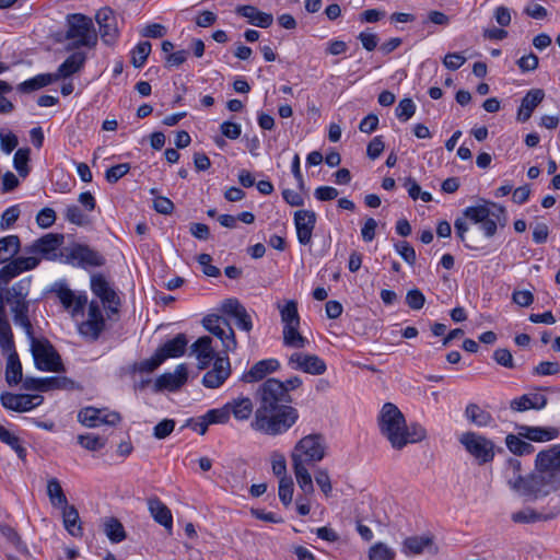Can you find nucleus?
<instances>
[{
    "mask_svg": "<svg viewBox=\"0 0 560 560\" xmlns=\"http://www.w3.org/2000/svg\"><path fill=\"white\" fill-rule=\"evenodd\" d=\"M43 382L44 392H49L54 389L75 390L81 388V386L78 383H75L73 380L67 376L44 377Z\"/></svg>",
    "mask_w": 560,
    "mask_h": 560,
    "instance_id": "39",
    "label": "nucleus"
},
{
    "mask_svg": "<svg viewBox=\"0 0 560 560\" xmlns=\"http://www.w3.org/2000/svg\"><path fill=\"white\" fill-rule=\"evenodd\" d=\"M188 340L184 334H178L173 339L161 346L156 352L165 361L168 358H177L184 354Z\"/></svg>",
    "mask_w": 560,
    "mask_h": 560,
    "instance_id": "29",
    "label": "nucleus"
},
{
    "mask_svg": "<svg viewBox=\"0 0 560 560\" xmlns=\"http://www.w3.org/2000/svg\"><path fill=\"white\" fill-rule=\"evenodd\" d=\"M56 221V212L51 208L42 209L36 215V223L43 229L50 228Z\"/></svg>",
    "mask_w": 560,
    "mask_h": 560,
    "instance_id": "63",
    "label": "nucleus"
},
{
    "mask_svg": "<svg viewBox=\"0 0 560 560\" xmlns=\"http://www.w3.org/2000/svg\"><path fill=\"white\" fill-rule=\"evenodd\" d=\"M0 338L4 343H10V337L13 336L11 325L7 317L5 305L9 306L10 313L15 325L21 326L27 337H32L33 325L30 319V293L31 278H24L8 288L0 281Z\"/></svg>",
    "mask_w": 560,
    "mask_h": 560,
    "instance_id": "2",
    "label": "nucleus"
},
{
    "mask_svg": "<svg viewBox=\"0 0 560 560\" xmlns=\"http://www.w3.org/2000/svg\"><path fill=\"white\" fill-rule=\"evenodd\" d=\"M427 438L425 429L419 423H411L410 425L405 424L402 431L404 447L409 443L421 442Z\"/></svg>",
    "mask_w": 560,
    "mask_h": 560,
    "instance_id": "44",
    "label": "nucleus"
},
{
    "mask_svg": "<svg viewBox=\"0 0 560 560\" xmlns=\"http://www.w3.org/2000/svg\"><path fill=\"white\" fill-rule=\"evenodd\" d=\"M465 416L469 422L477 427H488L493 421L490 412L483 410L479 405L474 402L466 406Z\"/></svg>",
    "mask_w": 560,
    "mask_h": 560,
    "instance_id": "35",
    "label": "nucleus"
},
{
    "mask_svg": "<svg viewBox=\"0 0 560 560\" xmlns=\"http://www.w3.org/2000/svg\"><path fill=\"white\" fill-rule=\"evenodd\" d=\"M78 443L88 451H98L106 444V439L92 433L78 435Z\"/></svg>",
    "mask_w": 560,
    "mask_h": 560,
    "instance_id": "46",
    "label": "nucleus"
},
{
    "mask_svg": "<svg viewBox=\"0 0 560 560\" xmlns=\"http://www.w3.org/2000/svg\"><path fill=\"white\" fill-rule=\"evenodd\" d=\"M535 463L537 469L555 474L556 477L560 470V445L539 452Z\"/></svg>",
    "mask_w": 560,
    "mask_h": 560,
    "instance_id": "22",
    "label": "nucleus"
},
{
    "mask_svg": "<svg viewBox=\"0 0 560 560\" xmlns=\"http://www.w3.org/2000/svg\"><path fill=\"white\" fill-rule=\"evenodd\" d=\"M0 348L7 358L5 380L9 385H16L22 381V364L15 350L13 336L10 337V343H4L0 338Z\"/></svg>",
    "mask_w": 560,
    "mask_h": 560,
    "instance_id": "14",
    "label": "nucleus"
},
{
    "mask_svg": "<svg viewBox=\"0 0 560 560\" xmlns=\"http://www.w3.org/2000/svg\"><path fill=\"white\" fill-rule=\"evenodd\" d=\"M294 224L300 244H310L316 224V213L312 210H298L294 212Z\"/></svg>",
    "mask_w": 560,
    "mask_h": 560,
    "instance_id": "18",
    "label": "nucleus"
},
{
    "mask_svg": "<svg viewBox=\"0 0 560 560\" xmlns=\"http://www.w3.org/2000/svg\"><path fill=\"white\" fill-rule=\"evenodd\" d=\"M191 350L197 355L198 368L205 370L212 360H215V352L212 348V339L209 336L198 338L192 345Z\"/></svg>",
    "mask_w": 560,
    "mask_h": 560,
    "instance_id": "23",
    "label": "nucleus"
},
{
    "mask_svg": "<svg viewBox=\"0 0 560 560\" xmlns=\"http://www.w3.org/2000/svg\"><path fill=\"white\" fill-rule=\"evenodd\" d=\"M85 54L81 51L73 52L70 55L58 68L55 74L56 79L68 78L73 73L78 72L85 62Z\"/></svg>",
    "mask_w": 560,
    "mask_h": 560,
    "instance_id": "34",
    "label": "nucleus"
},
{
    "mask_svg": "<svg viewBox=\"0 0 560 560\" xmlns=\"http://www.w3.org/2000/svg\"><path fill=\"white\" fill-rule=\"evenodd\" d=\"M279 368L280 363L276 359L258 361L246 374L243 375V381L248 383L260 381L266 375L276 372Z\"/></svg>",
    "mask_w": 560,
    "mask_h": 560,
    "instance_id": "27",
    "label": "nucleus"
},
{
    "mask_svg": "<svg viewBox=\"0 0 560 560\" xmlns=\"http://www.w3.org/2000/svg\"><path fill=\"white\" fill-rule=\"evenodd\" d=\"M416 112V105L411 98H404L396 107V116L401 121L410 119Z\"/></svg>",
    "mask_w": 560,
    "mask_h": 560,
    "instance_id": "55",
    "label": "nucleus"
},
{
    "mask_svg": "<svg viewBox=\"0 0 560 560\" xmlns=\"http://www.w3.org/2000/svg\"><path fill=\"white\" fill-rule=\"evenodd\" d=\"M47 494L54 504L63 506L68 504L67 497L63 493L60 482L56 478H52L48 481Z\"/></svg>",
    "mask_w": 560,
    "mask_h": 560,
    "instance_id": "48",
    "label": "nucleus"
},
{
    "mask_svg": "<svg viewBox=\"0 0 560 560\" xmlns=\"http://www.w3.org/2000/svg\"><path fill=\"white\" fill-rule=\"evenodd\" d=\"M464 215L471 222L480 224V229L487 237H492L497 233L498 224L504 225L506 221L505 209L494 202L468 207L465 209Z\"/></svg>",
    "mask_w": 560,
    "mask_h": 560,
    "instance_id": "4",
    "label": "nucleus"
},
{
    "mask_svg": "<svg viewBox=\"0 0 560 560\" xmlns=\"http://www.w3.org/2000/svg\"><path fill=\"white\" fill-rule=\"evenodd\" d=\"M394 557L395 552L382 542L372 546L369 553L370 560H392Z\"/></svg>",
    "mask_w": 560,
    "mask_h": 560,
    "instance_id": "54",
    "label": "nucleus"
},
{
    "mask_svg": "<svg viewBox=\"0 0 560 560\" xmlns=\"http://www.w3.org/2000/svg\"><path fill=\"white\" fill-rule=\"evenodd\" d=\"M545 92L541 89H533L523 97L521 106L517 110V120L521 122L527 121L534 109L542 102Z\"/></svg>",
    "mask_w": 560,
    "mask_h": 560,
    "instance_id": "24",
    "label": "nucleus"
},
{
    "mask_svg": "<svg viewBox=\"0 0 560 560\" xmlns=\"http://www.w3.org/2000/svg\"><path fill=\"white\" fill-rule=\"evenodd\" d=\"M21 249V241L18 235H8L0 238V265H8L14 260Z\"/></svg>",
    "mask_w": 560,
    "mask_h": 560,
    "instance_id": "33",
    "label": "nucleus"
},
{
    "mask_svg": "<svg viewBox=\"0 0 560 560\" xmlns=\"http://www.w3.org/2000/svg\"><path fill=\"white\" fill-rule=\"evenodd\" d=\"M231 374V365L229 358L217 357L214 360L213 368L208 371L202 377V384L207 388H218Z\"/></svg>",
    "mask_w": 560,
    "mask_h": 560,
    "instance_id": "17",
    "label": "nucleus"
},
{
    "mask_svg": "<svg viewBox=\"0 0 560 560\" xmlns=\"http://www.w3.org/2000/svg\"><path fill=\"white\" fill-rule=\"evenodd\" d=\"M548 518L549 517L544 516L540 513H537L535 510H533L530 508L523 509V510L517 511L512 514V521L514 523H523V524L546 521Z\"/></svg>",
    "mask_w": 560,
    "mask_h": 560,
    "instance_id": "47",
    "label": "nucleus"
},
{
    "mask_svg": "<svg viewBox=\"0 0 560 560\" xmlns=\"http://www.w3.org/2000/svg\"><path fill=\"white\" fill-rule=\"evenodd\" d=\"M493 360L506 369H514L513 355L509 349L499 348L493 352Z\"/></svg>",
    "mask_w": 560,
    "mask_h": 560,
    "instance_id": "61",
    "label": "nucleus"
},
{
    "mask_svg": "<svg viewBox=\"0 0 560 560\" xmlns=\"http://www.w3.org/2000/svg\"><path fill=\"white\" fill-rule=\"evenodd\" d=\"M151 43L150 42H140L132 50H131V63L135 68H141L144 66L150 52H151Z\"/></svg>",
    "mask_w": 560,
    "mask_h": 560,
    "instance_id": "45",
    "label": "nucleus"
},
{
    "mask_svg": "<svg viewBox=\"0 0 560 560\" xmlns=\"http://www.w3.org/2000/svg\"><path fill=\"white\" fill-rule=\"evenodd\" d=\"M406 303L411 310H421L425 303V298L420 290L412 289L407 292Z\"/></svg>",
    "mask_w": 560,
    "mask_h": 560,
    "instance_id": "62",
    "label": "nucleus"
},
{
    "mask_svg": "<svg viewBox=\"0 0 560 560\" xmlns=\"http://www.w3.org/2000/svg\"><path fill=\"white\" fill-rule=\"evenodd\" d=\"M65 218L70 223L80 226L89 223L88 217L75 205H70L66 208Z\"/></svg>",
    "mask_w": 560,
    "mask_h": 560,
    "instance_id": "53",
    "label": "nucleus"
},
{
    "mask_svg": "<svg viewBox=\"0 0 560 560\" xmlns=\"http://www.w3.org/2000/svg\"><path fill=\"white\" fill-rule=\"evenodd\" d=\"M202 323L210 334L214 335L222 341L225 354L229 351H234L236 349L237 342L234 330L225 317L211 314L206 316Z\"/></svg>",
    "mask_w": 560,
    "mask_h": 560,
    "instance_id": "11",
    "label": "nucleus"
},
{
    "mask_svg": "<svg viewBox=\"0 0 560 560\" xmlns=\"http://www.w3.org/2000/svg\"><path fill=\"white\" fill-rule=\"evenodd\" d=\"M405 424V416L398 407L392 402H386L378 416V427L381 433L395 450L404 448L402 431Z\"/></svg>",
    "mask_w": 560,
    "mask_h": 560,
    "instance_id": "5",
    "label": "nucleus"
},
{
    "mask_svg": "<svg viewBox=\"0 0 560 560\" xmlns=\"http://www.w3.org/2000/svg\"><path fill=\"white\" fill-rule=\"evenodd\" d=\"M555 482V474L537 468L535 472L526 477H517L516 480L512 479L514 491L522 495L534 498L550 493V491L556 489Z\"/></svg>",
    "mask_w": 560,
    "mask_h": 560,
    "instance_id": "6",
    "label": "nucleus"
},
{
    "mask_svg": "<svg viewBox=\"0 0 560 560\" xmlns=\"http://www.w3.org/2000/svg\"><path fill=\"white\" fill-rule=\"evenodd\" d=\"M187 377L188 372L186 365L179 364L173 373H164L156 378L154 383V390H177L187 382Z\"/></svg>",
    "mask_w": 560,
    "mask_h": 560,
    "instance_id": "19",
    "label": "nucleus"
},
{
    "mask_svg": "<svg viewBox=\"0 0 560 560\" xmlns=\"http://www.w3.org/2000/svg\"><path fill=\"white\" fill-rule=\"evenodd\" d=\"M288 364L292 370L302 371L312 375H322L326 372L327 365L316 354L294 352L289 357Z\"/></svg>",
    "mask_w": 560,
    "mask_h": 560,
    "instance_id": "12",
    "label": "nucleus"
},
{
    "mask_svg": "<svg viewBox=\"0 0 560 560\" xmlns=\"http://www.w3.org/2000/svg\"><path fill=\"white\" fill-rule=\"evenodd\" d=\"M69 256L71 259L78 260V264L82 267H101L105 264V258L88 245L78 244L73 246Z\"/></svg>",
    "mask_w": 560,
    "mask_h": 560,
    "instance_id": "20",
    "label": "nucleus"
},
{
    "mask_svg": "<svg viewBox=\"0 0 560 560\" xmlns=\"http://www.w3.org/2000/svg\"><path fill=\"white\" fill-rule=\"evenodd\" d=\"M57 295L66 308H72V314L82 313L88 302L85 295H74V293L66 285H60L57 290Z\"/></svg>",
    "mask_w": 560,
    "mask_h": 560,
    "instance_id": "28",
    "label": "nucleus"
},
{
    "mask_svg": "<svg viewBox=\"0 0 560 560\" xmlns=\"http://www.w3.org/2000/svg\"><path fill=\"white\" fill-rule=\"evenodd\" d=\"M294 485L291 477L284 476L279 480V499L285 505L292 502Z\"/></svg>",
    "mask_w": 560,
    "mask_h": 560,
    "instance_id": "51",
    "label": "nucleus"
},
{
    "mask_svg": "<svg viewBox=\"0 0 560 560\" xmlns=\"http://www.w3.org/2000/svg\"><path fill=\"white\" fill-rule=\"evenodd\" d=\"M395 248L397 253L401 256V258L409 264L410 266H413L416 262V252L413 247L408 242H398L395 244Z\"/></svg>",
    "mask_w": 560,
    "mask_h": 560,
    "instance_id": "60",
    "label": "nucleus"
},
{
    "mask_svg": "<svg viewBox=\"0 0 560 560\" xmlns=\"http://www.w3.org/2000/svg\"><path fill=\"white\" fill-rule=\"evenodd\" d=\"M130 171V165L128 163H121L109 167L106 171L105 177L108 183H117L122 176H125Z\"/></svg>",
    "mask_w": 560,
    "mask_h": 560,
    "instance_id": "59",
    "label": "nucleus"
},
{
    "mask_svg": "<svg viewBox=\"0 0 560 560\" xmlns=\"http://www.w3.org/2000/svg\"><path fill=\"white\" fill-rule=\"evenodd\" d=\"M105 328V319L88 318L79 326V331L83 337L95 341Z\"/></svg>",
    "mask_w": 560,
    "mask_h": 560,
    "instance_id": "41",
    "label": "nucleus"
},
{
    "mask_svg": "<svg viewBox=\"0 0 560 560\" xmlns=\"http://www.w3.org/2000/svg\"><path fill=\"white\" fill-rule=\"evenodd\" d=\"M91 290L110 313H118L120 300L103 275L96 273L91 277Z\"/></svg>",
    "mask_w": 560,
    "mask_h": 560,
    "instance_id": "13",
    "label": "nucleus"
},
{
    "mask_svg": "<svg viewBox=\"0 0 560 560\" xmlns=\"http://www.w3.org/2000/svg\"><path fill=\"white\" fill-rule=\"evenodd\" d=\"M28 338L31 340V351L35 365L38 370L48 372H60L65 370L60 355L49 340L45 338L37 339L34 337V332L32 337Z\"/></svg>",
    "mask_w": 560,
    "mask_h": 560,
    "instance_id": "8",
    "label": "nucleus"
},
{
    "mask_svg": "<svg viewBox=\"0 0 560 560\" xmlns=\"http://www.w3.org/2000/svg\"><path fill=\"white\" fill-rule=\"evenodd\" d=\"M103 530L112 542L117 544L126 538L122 524L115 517H105L103 520Z\"/></svg>",
    "mask_w": 560,
    "mask_h": 560,
    "instance_id": "38",
    "label": "nucleus"
},
{
    "mask_svg": "<svg viewBox=\"0 0 560 560\" xmlns=\"http://www.w3.org/2000/svg\"><path fill=\"white\" fill-rule=\"evenodd\" d=\"M235 12L247 19L248 23L257 27L266 28L269 27L273 22V16L270 13L259 11L254 5H238Z\"/></svg>",
    "mask_w": 560,
    "mask_h": 560,
    "instance_id": "25",
    "label": "nucleus"
},
{
    "mask_svg": "<svg viewBox=\"0 0 560 560\" xmlns=\"http://www.w3.org/2000/svg\"><path fill=\"white\" fill-rule=\"evenodd\" d=\"M425 549L436 553L439 548L434 545L433 535L411 536L404 540L402 551L407 555H420Z\"/></svg>",
    "mask_w": 560,
    "mask_h": 560,
    "instance_id": "21",
    "label": "nucleus"
},
{
    "mask_svg": "<svg viewBox=\"0 0 560 560\" xmlns=\"http://www.w3.org/2000/svg\"><path fill=\"white\" fill-rule=\"evenodd\" d=\"M0 441L11 446L20 458H24L26 450L21 445L20 439L0 424Z\"/></svg>",
    "mask_w": 560,
    "mask_h": 560,
    "instance_id": "49",
    "label": "nucleus"
},
{
    "mask_svg": "<svg viewBox=\"0 0 560 560\" xmlns=\"http://www.w3.org/2000/svg\"><path fill=\"white\" fill-rule=\"evenodd\" d=\"M30 152L28 148H21L14 154L13 164L21 176L28 174L27 162L30 160Z\"/></svg>",
    "mask_w": 560,
    "mask_h": 560,
    "instance_id": "52",
    "label": "nucleus"
},
{
    "mask_svg": "<svg viewBox=\"0 0 560 560\" xmlns=\"http://www.w3.org/2000/svg\"><path fill=\"white\" fill-rule=\"evenodd\" d=\"M518 434L534 442H546L556 439L559 435V430L556 428L523 425L520 428Z\"/></svg>",
    "mask_w": 560,
    "mask_h": 560,
    "instance_id": "32",
    "label": "nucleus"
},
{
    "mask_svg": "<svg viewBox=\"0 0 560 560\" xmlns=\"http://www.w3.org/2000/svg\"><path fill=\"white\" fill-rule=\"evenodd\" d=\"M205 416L210 424L226 423L230 419V412L226 404L222 408L210 409Z\"/></svg>",
    "mask_w": 560,
    "mask_h": 560,
    "instance_id": "57",
    "label": "nucleus"
},
{
    "mask_svg": "<svg viewBox=\"0 0 560 560\" xmlns=\"http://www.w3.org/2000/svg\"><path fill=\"white\" fill-rule=\"evenodd\" d=\"M315 481H316L317 486L320 488V490L323 491V493L325 494V497H327V498L330 497L331 491H332V486H331L330 477H329L327 469H324V468L317 469L316 474H315Z\"/></svg>",
    "mask_w": 560,
    "mask_h": 560,
    "instance_id": "58",
    "label": "nucleus"
},
{
    "mask_svg": "<svg viewBox=\"0 0 560 560\" xmlns=\"http://www.w3.org/2000/svg\"><path fill=\"white\" fill-rule=\"evenodd\" d=\"M102 412H103L102 409H97L94 407H85L79 411L78 420L83 425L89 427V428L98 427V422H97L98 413H102Z\"/></svg>",
    "mask_w": 560,
    "mask_h": 560,
    "instance_id": "50",
    "label": "nucleus"
},
{
    "mask_svg": "<svg viewBox=\"0 0 560 560\" xmlns=\"http://www.w3.org/2000/svg\"><path fill=\"white\" fill-rule=\"evenodd\" d=\"M325 440L320 434H310L301 439L291 454L298 455L303 465H313L325 457Z\"/></svg>",
    "mask_w": 560,
    "mask_h": 560,
    "instance_id": "10",
    "label": "nucleus"
},
{
    "mask_svg": "<svg viewBox=\"0 0 560 560\" xmlns=\"http://www.w3.org/2000/svg\"><path fill=\"white\" fill-rule=\"evenodd\" d=\"M148 508L154 521L171 532L173 526L171 510L156 497L148 500Z\"/></svg>",
    "mask_w": 560,
    "mask_h": 560,
    "instance_id": "26",
    "label": "nucleus"
},
{
    "mask_svg": "<svg viewBox=\"0 0 560 560\" xmlns=\"http://www.w3.org/2000/svg\"><path fill=\"white\" fill-rule=\"evenodd\" d=\"M280 311L281 322L283 327L300 326V315L298 311V303L294 300L288 301L283 306L278 304Z\"/></svg>",
    "mask_w": 560,
    "mask_h": 560,
    "instance_id": "40",
    "label": "nucleus"
},
{
    "mask_svg": "<svg viewBox=\"0 0 560 560\" xmlns=\"http://www.w3.org/2000/svg\"><path fill=\"white\" fill-rule=\"evenodd\" d=\"M547 405V397L540 394L522 395L513 399L510 407L514 411H525L528 409L540 410Z\"/></svg>",
    "mask_w": 560,
    "mask_h": 560,
    "instance_id": "30",
    "label": "nucleus"
},
{
    "mask_svg": "<svg viewBox=\"0 0 560 560\" xmlns=\"http://www.w3.org/2000/svg\"><path fill=\"white\" fill-rule=\"evenodd\" d=\"M300 326L283 327V343L287 347L302 349L306 347L308 340L299 332Z\"/></svg>",
    "mask_w": 560,
    "mask_h": 560,
    "instance_id": "42",
    "label": "nucleus"
},
{
    "mask_svg": "<svg viewBox=\"0 0 560 560\" xmlns=\"http://www.w3.org/2000/svg\"><path fill=\"white\" fill-rule=\"evenodd\" d=\"M258 408L252 428L268 435L287 432L299 419L295 408L289 406L292 398L277 378L266 380L257 390Z\"/></svg>",
    "mask_w": 560,
    "mask_h": 560,
    "instance_id": "1",
    "label": "nucleus"
},
{
    "mask_svg": "<svg viewBox=\"0 0 560 560\" xmlns=\"http://www.w3.org/2000/svg\"><path fill=\"white\" fill-rule=\"evenodd\" d=\"M12 91V85L7 81L0 80V114H9L14 110L13 103L4 94Z\"/></svg>",
    "mask_w": 560,
    "mask_h": 560,
    "instance_id": "56",
    "label": "nucleus"
},
{
    "mask_svg": "<svg viewBox=\"0 0 560 560\" xmlns=\"http://www.w3.org/2000/svg\"><path fill=\"white\" fill-rule=\"evenodd\" d=\"M174 428H175L174 420L164 419L154 427L153 435L159 440L165 439L173 432Z\"/></svg>",
    "mask_w": 560,
    "mask_h": 560,
    "instance_id": "64",
    "label": "nucleus"
},
{
    "mask_svg": "<svg viewBox=\"0 0 560 560\" xmlns=\"http://www.w3.org/2000/svg\"><path fill=\"white\" fill-rule=\"evenodd\" d=\"M65 235L48 233L24 247L27 256H18L14 260L0 269V281L8 284L13 278L24 271L35 269L40 262V256L50 259L55 252L63 244Z\"/></svg>",
    "mask_w": 560,
    "mask_h": 560,
    "instance_id": "3",
    "label": "nucleus"
},
{
    "mask_svg": "<svg viewBox=\"0 0 560 560\" xmlns=\"http://www.w3.org/2000/svg\"><path fill=\"white\" fill-rule=\"evenodd\" d=\"M63 524L71 536L79 537L82 535L79 512L73 505H65Z\"/></svg>",
    "mask_w": 560,
    "mask_h": 560,
    "instance_id": "37",
    "label": "nucleus"
},
{
    "mask_svg": "<svg viewBox=\"0 0 560 560\" xmlns=\"http://www.w3.org/2000/svg\"><path fill=\"white\" fill-rule=\"evenodd\" d=\"M95 19L100 26L102 40L106 45H113L118 37V26L114 11L109 8H102L96 12Z\"/></svg>",
    "mask_w": 560,
    "mask_h": 560,
    "instance_id": "16",
    "label": "nucleus"
},
{
    "mask_svg": "<svg viewBox=\"0 0 560 560\" xmlns=\"http://www.w3.org/2000/svg\"><path fill=\"white\" fill-rule=\"evenodd\" d=\"M292 466L295 475L296 482L305 495L314 493V485L307 466L299 459L298 455L292 456Z\"/></svg>",
    "mask_w": 560,
    "mask_h": 560,
    "instance_id": "31",
    "label": "nucleus"
},
{
    "mask_svg": "<svg viewBox=\"0 0 560 560\" xmlns=\"http://www.w3.org/2000/svg\"><path fill=\"white\" fill-rule=\"evenodd\" d=\"M230 415L236 420H246L253 413V402L248 397L234 399L226 404Z\"/></svg>",
    "mask_w": 560,
    "mask_h": 560,
    "instance_id": "36",
    "label": "nucleus"
},
{
    "mask_svg": "<svg viewBox=\"0 0 560 560\" xmlns=\"http://www.w3.org/2000/svg\"><path fill=\"white\" fill-rule=\"evenodd\" d=\"M459 443L478 465H485L494 458V443L485 435L468 431L459 436Z\"/></svg>",
    "mask_w": 560,
    "mask_h": 560,
    "instance_id": "9",
    "label": "nucleus"
},
{
    "mask_svg": "<svg viewBox=\"0 0 560 560\" xmlns=\"http://www.w3.org/2000/svg\"><path fill=\"white\" fill-rule=\"evenodd\" d=\"M1 404L4 408L14 410L18 412L30 411L33 408L39 406L44 398L40 395H27V394H12L4 393L0 397Z\"/></svg>",
    "mask_w": 560,
    "mask_h": 560,
    "instance_id": "15",
    "label": "nucleus"
},
{
    "mask_svg": "<svg viewBox=\"0 0 560 560\" xmlns=\"http://www.w3.org/2000/svg\"><path fill=\"white\" fill-rule=\"evenodd\" d=\"M68 30L66 38L73 40V47H93L97 43V34L91 18L81 13L67 16Z\"/></svg>",
    "mask_w": 560,
    "mask_h": 560,
    "instance_id": "7",
    "label": "nucleus"
},
{
    "mask_svg": "<svg viewBox=\"0 0 560 560\" xmlns=\"http://www.w3.org/2000/svg\"><path fill=\"white\" fill-rule=\"evenodd\" d=\"M508 448L515 455H528L534 452V446L525 442L520 435L509 434L505 439Z\"/></svg>",
    "mask_w": 560,
    "mask_h": 560,
    "instance_id": "43",
    "label": "nucleus"
}]
</instances>
